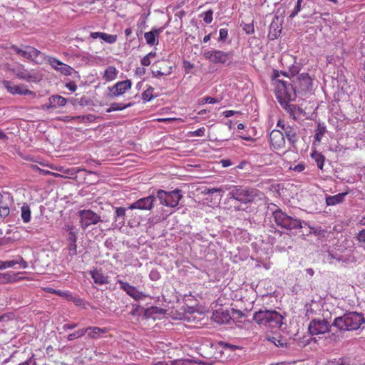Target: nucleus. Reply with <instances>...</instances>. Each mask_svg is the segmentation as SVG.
<instances>
[{
    "label": "nucleus",
    "instance_id": "1",
    "mask_svg": "<svg viewBox=\"0 0 365 365\" xmlns=\"http://www.w3.org/2000/svg\"><path fill=\"white\" fill-rule=\"evenodd\" d=\"M253 320L259 326H264L272 331L282 329L284 317L274 310H259L253 315Z\"/></svg>",
    "mask_w": 365,
    "mask_h": 365
},
{
    "label": "nucleus",
    "instance_id": "2",
    "mask_svg": "<svg viewBox=\"0 0 365 365\" xmlns=\"http://www.w3.org/2000/svg\"><path fill=\"white\" fill-rule=\"evenodd\" d=\"M365 319L361 314L357 312H349L341 317H336L332 324L340 330L351 331L358 329Z\"/></svg>",
    "mask_w": 365,
    "mask_h": 365
},
{
    "label": "nucleus",
    "instance_id": "3",
    "mask_svg": "<svg viewBox=\"0 0 365 365\" xmlns=\"http://www.w3.org/2000/svg\"><path fill=\"white\" fill-rule=\"evenodd\" d=\"M279 74L278 71H274V83L275 85L276 97L279 102L282 105L292 101L295 98L293 88L289 83L278 79Z\"/></svg>",
    "mask_w": 365,
    "mask_h": 365
},
{
    "label": "nucleus",
    "instance_id": "4",
    "mask_svg": "<svg viewBox=\"0 0 365 365\" xmlns=\"http://www.w3.org/2000/svg\"><path fill=\"white\" fill-rule=\"evenodd\" d=\"M273 217L276 224L287 230L302 228V222L296 218L287 215L282 210L277 209L273 212Z\"/></svg>",
    "mask_w": 365,
    "mask_h": 365
},
{
    "label": "nucleus",
    "instance_id": "5",
    "mask_svg": "<svg viewBox=\"0 0 365 365\" xmlns=\"http://www.w3.org/2000/svg\"><path fill=\"white\" fill-rule=\"evenodd\" d=\"M259 194L260 192L256 189L233 187L229 195L230 198L235 199L242 203H248L258 197Z\"/></svg>",
    "mask_w": 365,
    "mask_h": 365
},
{
    "label": "nucleus",
    "instance_id": "6",
    "mask_svg": "<svg viewBox=\"0 0 365 365\" xmlns=\"http://www.w3.org/2000/svg\"><path fill=\"white\" fill-rule=\"evenodd\" d=\"M203 57L213 63L229 65L232 60V52H224L220 50H206L202 53Z\"/></svg>",
    "mask_w": 365,
    "mask_h": 365
},
{
    "label": "nucleus",
    "instance_id": "7",
    "mask_svg": "<svg viewBox=\"0 0 365 365\" xmlns=\"http://www.w3.org/2000/svg\"><path fill=\"white\" fill-rule=\"evenodd\" d=\"M157 197L163 205L175 207L178 205L179 201L181 200L182 195L180 194V190L178 189L170 192L160 190L157 192Z\"/></svg>",
    "mask_w": 365,
    "mask_h": 365
},
{
    "label": "nucleus",
    "instance_id": "8",
    "mask_svg": "<svg viewBox=\"0 0 365 365\" xmlns=\"http://www.w3.org/2000/svg\"><path fill=\"white\" fill-rule=\"evenodd\" d=\"M80 225L86 230L89 226L96 225L101 221V217L91 210H83L78 212Z\"/></svg>",
    "mask_w": 365,
    "mask_h": 365
},
{
    "label": "nucleus",
    "instance_id": "9",
    "mask_svg": "<svg viewBox=\"0 0 365 365\" xmlns=\"http://www.w3.org/2000/svg\"><path fill=\"white\" fill-rule=\"evenodd\" d=\"M277 126L281 128L280 130L284 133V137L287 138L288 143L294 145L298 140V128L296 125L284 123L281 120L277 122Z\"/></svg>",
    "mask_w": 365,
    "mask_h": 365
},
{
    "label": "nucleus",
    "instance_id": "10",
    "mask_svg": "<svg viewBox=\"0 0 365 365\" xmlns=\"http://www.w3.org/2000/svg\"><path fill=\"white\" fill-rule=\"evenodd\" d=\"M46 61L53 69L64 76H71L72 73L75 72V70L72 67L63 63L54 57L47 56Z\"/></svg>",
    "mask_w": 365,
    "mask_h": 365
},
{
    "label": "nucleus",
    "instance_id": "11",
    "mask_svg": "<svg viewBox=\"0 0 365 365\" xmlns=\"http://www.w3.org/2000/svg\"><path fill=\"white\" fill-rule=\"evenodd\" d=\"M330 325L325 319H313L309 325V331L312 335L323 334L329 331Z\"/></svg>",
    "mask_w": 365,
    "mask_h": 365
},
{
    "label": "nucleus",
    "instance_id": "12",
    "mask_svg": "<svg viewBox=\"0 0 365 365\" xmlns=\"http://www.w3.org/2000/svg\"><path fill=\"white\" fill-rule=\"evenodd\" d=\"M2 84L4 88L11 94H20V95H31L35 96V93L27 89L26 86L24 85H16L9 81H3Z\"/></svg>",
    "mask_w": 365,
    "mask_h": 365
},
{
    "label": "nucleus",
    "instance_id": "13",
    "mask_svg": "<svg viewBox=\"0 0 365 365\" xmlns=\"http://www.w3.org/2000/svg\"><path fill=\"white\" fill-rule=\"evenodd\" d=\"M117 283L120 284L121 289L125 292L128 295H129L135 300H140L145 298V295L143 292L138 290L135 287L130 285L129 283L119 279V277H118Z\"/></svg>",
    "mask_w": 365,
    "mask_h": 365
},
{
    "label": "nucleus",
    "instance_id": "14",
    "mask_svg": "<svg viewBox=\"0 0 365 365\" xmlns=\"http://www.w3.org/2000/svg\"><path fill=\"white\" fill-rule=\"evenodd\" d=\"M269 141L274 150H282L285 147L284 133L280 130H273L270 133Z\"/></svg>",
    "mask_w": 365,
    "mask_h": 365
},
{
    "label": "nucleus",
    "instance_id": "15",
    "mask_svg": "<svg viewBox=\"0 0 365 365\" xmlns=\"http://www.w3.org/2000/svg\"><path fill=\"white\" fill-rule=\"evenodd\" d=\"M132 83L130 80H125L117 82L110 88V95L111 97H118L124 94L131 88Z\"/></svg>",
    "mask_w": 365,
    "mask_h": 365
},
{
    "label": "nucleus",
    "instance_id": "16",
    "mask_svg": "<svg viewBox=\"0 0 365 365\" xmlns=\"http://www.w3.org/2000/svg\"><path fill=\"white\" fill-rule=\"evenodd\" d=\"M155 197L152 195L143 197L135 201L129 206V209H138L142 210H150L153 207Z\"/></svg>",
    "mask_w": 365,
    "mask_h": 365
},
{
    "label": "nucleus",
    "instance_id": "17",
    "mask_svg": "<svg viewBox=\"0 0 365 365\" xmlns=\"http://www.w3.org/2000/svg\"><path fill=\"white\" fill-rule=\"evenodd\" d=\"M13 50L19 55L26 59L34 61L40 54V51L35 48L26 46L24 49L19 48L17 46H13Z\"/></svg>",
    "mask_w": 365,
    "mask_h": 365
},
{
    "label": "nucleus",
    "instance_id": "18",
    "mask_svg": "<svg viewBox=\"0 0 365 365\" xmlns=\"http://www.w3.org/2000/svg\"><path fill=\"white\" fill-rule=\"evenodd\" d=\"M164 28L153 29L150 31L146 32L144 37L146 43L150 46L157 45L158 43L159 35L163 31Z\"/></svg>",
    "mask_w": 365,
    "mask_h": 365
},
{
    "label": "nucleus",
    "instance_id": "19",
    "mask_svg": "<svg viewBox=\"0 0 365 365\" xmlns=\"http://www.w3.org/2000/svg\"><path fill=\"white\" fill-rule=\"evenodd\" d=\"M19 264L21 268L26 269L28 267V263L22 258L19 257L16 259L1 261L0 260V270L5 269L10 267H14L15 265Z\"/></svg>",
    "mask_w": 365,
    "mask_h": 365
},
{
    "label": "nucleus",
    "instance_id": "20",
    "mask_svg": "<svg viewBox=\"0 0 365 365\" xmlns=\"http://www.w3.org/2000/svg\"><path fill=\"white\" fill-rule=\"evenodd\" d=\"M15 74L19 79L29 82H38L39 81V78L36 74L31 73L23 68L17 69Z\"/></svg>",
    "mask_w": 365,
    "mask_h": 365
},
{
    "label": "nucleus",
    "instance_id": "21",
    "mask_svg": "<svg viewBox=\"0 0 365 365\" xmlns=\"http://www.w3.org/2000/svg\"><path fill=\"white\" fill-rule=\"evenodd\" d=\"M212 319L217 324H227L232 318L231 314L227 311H215L212 317Z\"/></svg>",
    "mask_w": 365,
    "mask_h": 365
},
{
    "label": "nucleus",
    "instance_id": "22",
    "mask_svg": "<svg viewBox=\"0 0 365 365\" xmlns=\"http://www.w3.org/2000/svg\"><path fill=\"white\" fill-rule=\"evenodd\" d=\"M90 274L96 284L99 285L106 284L109 282V277L105 275L101 270L93 269L90 272Z\"/></svg>",
    "mask_w": 365,
    "mask_h": 365
},
{
    "label": "nucleus",
    "instance_id": "23",
    "mask_svg": "<svg viewBox=\"0 0 365 365\" xmlns=\"http://www.w3.org/2000/svg\"><path fill=\"white\" fill-rule=\"evenodd\" d=\"M346 192L339 193L335 195H329L326 197V204L327 206H334L344 202Z\"/></svg>",
    "mask_w": 365,
    "mask_h": 365
},
{
    "label": "nucleus",
    "instance_id": "24",
    "mask_svg": "<svg viewBox=\"0 0 365 365\" xmlns=\"http://www.w3.org/2000/svg\"><path fill=\"white\" fill-rule=\"evenodd\" d=\"M118 71L115 67L108 66L103 73V79L106 82H110L116 78Z\"/></svg>",
    "mask_w": 365,
    "mask_h": 365
},
{
    "label": "nucleus",
    "instance_id": "25",
    "mask_svg": "<svg viewBox=\"0 0 365 365\" xmlns=\"http://www.w3.org/2000/svg\"><path fill=\"white\" fill-rule=\"evenodd\" d=\"M48 101L50 106H54V108L63 107L67 103V100L65 98L58 95L51 96Z\"/></svg>",
    "mask_w": 365,
    "mask_h": 365
},
{
    "label": "nucleus",
    "instance_id": "26",
    "mask_svg": "<svg viewBox=\"0 0 365 365\" xmlns=\"http://www.w3.org/2000/svg\"><path fill=\"white\" fill-rule=\"evenodd\" d=\"M326 132V126L323 123H318L314 135L315 141L319 143L322 140V138Z\"/></svg>",
    "mask_w": 365,
    "mask_h": 365
},
{
    "label": "nucleus",
    "instance_id": "27",
    "mask_svg": "<svg viewBox=\"0 0 365 365\" xmlns=\"http://www.w3.org/2000/svg\"><path fill=\"white\" fill-rule=\"evenodd\" d=\"M86 329H87V331H88V336L93 339H96L99 336L100 334H104L106 332V329L96 327H90Z\"/></svg>",
    "mask_w": 365,
    "mask_h": 365
},
{
    "label": "nucleus",
    "instance_id": "28",
    "mask_svg": "<svg viewBox=\"0 0 365 365\" xmlns=\"http://www.w3.org/2000/svg\"><path fill=\"white\" fill-rule=\"evenodd\" d=\"M132 106H133L132 103H129L125 104V105H123V103H113L107 109L106 112L107 113H110V112L116 111V110H123L125 108H129V107H130Z\"/></svg>",
    "mask_w": 365,
    "mask_h": 365
},
{
    "label": "nucleus",
    "instance_id": "29",
    "mask_svg": "<svg viewBox=\"0 0 365 365\" xmlns=\"http://www.w3.org/2000/svg\"><path fill=\"white\" fill-rule=\"evenodd\" d=\"M312 158L314 161L317 163V167L319 169L322 170L324 167V155L318 153L317 151H314L311 155Z\"/></svg>",
    "mask_w": 365,
    "mask_h": 365
},
{
    "label": "nucleus",
    "instance_id": "30",
    "mask_svg": "<svg viewBox=\"0 0 365 365\" xmlns=\"http://www.w3.org/2000/svg\"><path fill=\"white\" fill-rule=\"evenodd\" d=\"M21 216L25 223H28L31 220V210L27 205H24L21 209Z\"/></svg>",
    "mask_w": 365,
    "mask_h": 365
},
{
    "label": "nucleus",
    "instance_id": "31",
    "mask_svg": "<svg viewBox=\"0 0 365 365\" xmlns=\"http://www.w3.org/2000/svg\"><path fill=\"white\" fill-rule=\"evenodd\" d=\"M86 332H87V329H79L76 331H75L74 333H72V334H70L69 335H68V340L69 341H72L75 339H78V338H80L81 336H83Z\"/></svg>",
    "mask_w": 365,
    "mask_h": 365
},
{
    "label": "nucleus",
    "instance_id": "32",
    "mask_svg": "<svg viewBox=\"0 0 365 365\" xmlns=\"http://www.w3.org/2000/svg\"><path fill=\"white\" fill-rule=\"evenodd\" d=\"M153 93V88L152 87L148 88L142 94L143 100L145 101H151L154 98Z\"/></svg>",
    "mask_w": 365,
    "mask_h": 365
},
{
    "label": "nucleus",
    "instance_id": "33",
    "mask_svg": "<svg viewBox=\"0 0 365 365\" xmlns=\"http://www.w3.org/2000/svg\"><path fill=\"white\" fill-rule=\"evenodd\" d=\"M232 188L231 186L229 185H222L218 188H210L208 189L206 192L207 194H214L215 192H224L226 190H229Z\"/></svg>",
    "mask_w": 365,
    "mask_h": 365
},
{
    "label": "nucleus",
    "instance_id": "34",
    "mask_svg": "<svg viewBox=\"0 0 365 365\" xmlns=\"http://www.w3.org/2000/svg\"><path fill=\"white\" fill-rule=\"evenodd\" d=\"M102 36H103V37L101 39L103 41H104L105 42L110 43V44L115 43L117 41V38H118L117 35H112V34H108L106 33H103V35H102Z\"/></svg>",
    "mask_w": 365,
    "mask_h": 365
},
{
    "label": "nucleus",
    "instance_id": "35",
    "mask_svg": "<svg viewBox=\"0 0 365 365\" xmlns=\"http://www.w3.org/2000/svg\"><path fill=\"white\" fill-rule=\"evenodd\" d=\"M68 300H72L76 306L82 307L85 309L86 308V305L89 304L88 302H84L83 299L73 297L71 295L69 296Z\"/></svg>",
    "mask_w": 365,
    "mask_h": 365
},
{
    "label": "nucleus",
    "instance_id": "36",
    "mask_svg": "<svg viewBox=\"0 0 365 365\" xmlns=\"http://www.w3.org/2000/svg\"><path fill=\"white\" fill-rule=\"evenodd\" d=\"M172 67H170L167 71H162L160 70L153 71L152 74L153 77H159L163 76H168L171 73Z\"/></svg>",
    "mask_w": 365,
    "mask_h": 365
},
{
    "label": "nucleus",
    "instance_id": "37",
    "mask_svg": "<svg viewBox=\"0 0 365 365\" xmlns=\"http://www.w3.org/2000/svg\"><path fill=\"white\" fill-rule=\"evenodd\" d=\"M302 2H303V0H297V1L296 6L289 16L291 18H293L295 16H297V14L301 11Z\"/></svg>",
    "mask_w": 365,
    "mask_h": 365
},
{
    "label": "nucleus",
    "instance_id": "38",
    "mask_svg": "<svg viewBox=\"0 0 365 365\" xmlns=\"http://www.w3.org/2000/svg\"><path fill=\"white\" fill-rule=\"evenodd\" d=\"M10 209L7 205H0V217H6L9 215Z\"/></svg>",
    "mask_w": 365,
    "mask_h": 365
},
{
    "label": "nucleus",
    "instance_id": "39",
    "mask_svg": "<svg viewBox=\"0 0 365 365\" xmlns=\"http://www.w3.org/2000/svg\"><path fill=\"white\" fill-rule=\"evenodd\" d=\"M203 21L206 24H210L212 21V11L209 10L205 12L203 14Z\"/></svg>",
    "mask_w": 365,
    "mask_h": 365
},
{
    "label": "nucleus",
    "instance_id": "40",
    "mask_svg": "<svg viewBox=\"0 0 365 365\" xmlns=\"http://www.w3.org/2000/svg\"><path fill=\"white\" fill-rule=\"evenodd\" d=\"M357 240L361 246L365 247V229L359 232L357 235Z\"/></svg>",
    "mask_w": 365,
    "mask_h": 365
},
{
    "label": "nucleus",
    "instance_id": "41",
    "mask_svg": "<svg viewBox=\"0 0 365 365\" xmlns=\"http://www.w3.org/2000/svg\"><path fill=\"white\" fill-rule=\"evenodd\" d=\"M219 40L224 41L227 38L228 35V31L227 29H220L219 31Z\"/></svg>",
    "mask_w": 365,
    "mask_h": 365
},
{
    "label": "nucleus",
    "instance_id": "42",
    "mask_svg": "<svg viewBox=\"0 0 365 365\" xmlns=\"http://www.w3.org/2000/svg\"><path fill=\"white\" fill-rule=\"evenodd\" d=\"M77 253L76 243H70L68 247V254L70 255H76Z\"/></svg>",
    "mask_w": 365,
    "mask_h": 365
},
{
    "label": "nucleus",
    "instance_id": "43",
    "mask_svg": "<svg viewBox=\"0 0 365 365\" xmlns=\"http://www.w3.org/2000/svg\"><path fill=\"white\" fill-rule=\"evenodd\" d=\"M125 215V209L123 207H117L115 209V217H124Z\"/></svg>",
    "mask_w": 365,
    "mask_h": 365
},
{
    "label": "nucleus",
    "instance_id": "44",
    "mask_svg": "<svg viewBox=\"0 0 365 365\" xmlns=\"http://www.w3.org/2000/svg\"><path fill=\"white\" fill-rule=\"evenodd\" d=\"M202 102L205 103H219V100L215 98L206 96L202 99Z\"/></svg>",
    "mask_w": 365,
    "mask_h": 365
},
{
    "label": "nucleus",
    "instance_id": "45",
    "mask_svg": "<svg viewBox=\"0 0 365 365\" xmlns=\"http://www.w3.org/2000/svg\"><path fill=\"white\" fill-rule=\"evenodd\" d=\"M1 278H3L5 282H11L14 280V277H11L9 273H1Z\"/></svg>",
    "mask_w": 365,
    "mask_h": 365
},
{
    "label": "nucleus",
    "instance_id": "46",
    "mask_svg": "<svg viewBox=\"0 0 365 365\" xmlns=\"http://www.w3.org/2000/svg\"><path fill=\"white\" fill-rule=\"evenodd\" d=\"M300 76L302 77V79L304 82L305 84H307L308 86L311 84L312 80H311L310 77L308 76V74L302 73L300 75Z\"/></svg>",
    "mask_w": 365,
    "mask_h": 365
},
{
    "label": "nucleus",
    "instance_id": "47",
    "mask_svg": "<svg viewBox=\"0 0 365 365\" xmlns=\"http://www.w3.org/2000/svg\"><path fill=\"white\" fill-rule=\"evenodd\" d=\"M269 340L273 342L277 346H284V342L280 339H277L276 337L272 336V338H269Z\"/></svg>",
    "mask_w": 365,
    "mask_h": 365
},
{
    "label": "nucleus",
    "instance_id": "48",
    "mask_svg": "<svg viewBox=\"0 0 365 365\" xmlns=\"http://www.w3.org/2000/svg\"><path fill=\"white\" fill-rule=\"evenodd\" d=\"M77 237L76 235V233L73 231H70L69 232V237H68V241L70 243H76Z\"/></svg>",
    "mask_w": 365,
    "mask_h": 365
},
{
    "label": "nucleus",
    "instance_id": "49",
    "mask_svg": "<svg viewBox=\"0 0 365 365\" xmlns=\"http://www.w3.org/2000/svg\"><path fill=\"white\" fill-rule=\"evenodd\" d=\"M151 63L150 58L145 55L142 59H141V64L143 66H148Z\"/></svg>",
    "mask_w": 365,
    "mask_h": 365
},
{
    "label": "nucleus",
    "instance_id": "50",
    "mask_svg": "<svg viewBox=\"0 0 365 365\" xmlns=\"http://www.w3.org/2000/svg\"><path fill=\"white\" fill-rule=\"evenodd\" d=\"M66 87L71 91L74 92L77 89V86L72 82L67 83Z\"/></svg>",
    "mask_w": 365,
    "mask_h": 365
},
{
    "label": "nucleus",
    "instance_id": "51",
    "mask_svg": "<svg viewBox=\"0 0 365 365\" xmlns=\"http://www.w3.org/2000/svg\"><path fill=\"white\" fill-rule=\"evenodd\" d=\"M76 118H82V119L86 120H88L89 122H93L96 119L95 115H91V114L90 115H83V116H78Z\"/></svg>",
    "mask_w": 365,
    "mask_h": 365
},
{
    "label": "nucleus",
    "instance_id": "52",
    "mask_svg": "<svg viewBox=\"0 0 365 365\" xmlns=\"http://www.w3.org/2000/svg\"><path fill=\"white\" fill-rule=\"evenodd\" d=\"M205 129L204 128H200L195 131L193 132V135L195 136H203L205 134Z\"/></svg>",
    "mask_w": 365,
    "mask_h": 365
},
{
    "label": "nucleus",
    "instance_id": "53",
    "mask_svg": "<svg viewBox=\"0 0 365 365\" xmlns=\"http://www.w3.org/2000/svg\"><path fill=\"white\" fill-rule=\"evenodd\" d=\"M305 169V166L304 164L299 163L297 165H295L293 168V170L296 172L300 173L302 172Z\"/></svg>",
    "mask_w": 365,
    "mask_h": 365
},
{
    "label": "nucleus",
    "instance_id": "54",
    "mask_svg": "<svg viewBox=\"0 0 365 365\" xmlns=\"http://www.w3.org/2000/svg\"><path fill=\"white\" fill-rule=\"evenodd\" d=\"M102 35H103V32H91L90 34V36L94 39L97 38H100L101 39L103 37Z\"/></svg>",
    "mask_w": 365,
    "mask_h": 365
},
{
    "label": "nucleus",
    "instance_id": "55",
    "mask_svg": "<svg viewBox=\"0 0 365 365\" xmlns=\"http://www.w3.org/2000/svg\"><path fill=\"white\" fill-rule=\"evenodd\" d=\"M327 365H345L342 361L339 360H334L329 361Z\"/></svg>",
    "mask_w": 365,
    "mask_h": 365
},
{
    "label": "nucleus",
    "instance_id": "56",
    "mask_svg": "<svg viewBox=\"0 0 365 365\" xmlns=\"http://www.w3.org/2000/svg\"><path fill=\"white\" fill-rule=\"evenodd\" d=\"M53 293L57 294L58 295L62 296L63 297H66L68 299L69 298V296L71 295L68 292H61V291H59V290L58 291L53 290Z\"/></svg>",
    "mask_w": 365,
    "mask_h": 365
},
{
    "label": "nucleus",
    "instance_id": "57",
    "mask_svg": "<svg viewBox=\"0 0 365 365\" xmlns=\"http://www.w3.org/2000/svg\"><path fill=\"white\" fill-rule=\"evenodd\" d=\"M150 277L151 279L156 280V279H159V274L156 271H152L150 274Z\"/></svg>",
    "mask_w": 365,
    "mask_h": 365
},
{
    "label": "nucleus",
    "instance_id": "58",
    "mask_svg": "<svg viewBox=\"0 0 365 365\" xmlns=\"http://www.w3.org/2000/svg\"><path fill=\"white\" fill-rule=\"evenodd\" d=\"M235 113V111H234V110H225L223 113V115L226 118H230V117L232 116Z\"/></svg>",
    "mask_w": 365,
    "mask_h": 365
},
{
    "label": "nucleus",
    "instance_id": "59",
    "mask_svg": "<svg viewBox=\"0 0 365 365\" xmlns=\"http://www.w3.org/2000/svg\"><path fill=\"white\" fill-rule=\"evenodd\" d=\"M77 327L76 324H66L63 326L64 329H73Z\"/></svg>",
    "mask_w": 365,
    "mask_h": 365
},
{
    "label": "nucleus",
    "instance_id": "60",
    "mask_svg": "<svg viewBox=\"0 0 365 365\" xmlns=\"http://www.w3.org/2000/svg\"><path fill=\"white\" fill-rule=\"evenodd\" d=\"M221 163L222 165V167H224V168L229 167L232 165L230 160H221Z\"/></svg>",
    "mask_w": 365,
    "mask_h": 365
},
{
    "label": "nucleus",
    "instance_id": "61",
    "mask_svg": "<svg viewBox=\"0 0 365 365\" xmlns=\"http://www.w3.org/2000/svg\"><path fill=\"white\" fill-rule=\"evenodd\" d=\"M231 312L233 317L235 315H237V317H242L244 315L243 313L239 310L232 309Z\"/></svg>",
    "mask_w": 365,
    "mask_h": 365
},
{
    "label": "nucleus",
    "instance_id": "62",
    "mask_svg": "<svg viewBox=\"0 0 365 365\" xmlns=\"http://www.w3.org/2000/svg\"><path fill=\"white\" fill-rule=\"evenodd\" d=\"M305 271L309 277H312L314 274V272L313 269H312V268H308Z\"/></svg>",
    "mask_w": 365,
    "mask_h": 365
},
{
    "label": "nucleus",
    "instance_id": "63",
    "mask_svg": "<svg viewBox=\"0 0 365 365\" xmlns=\"http://www.w3.org/2000/svg\"><path fill=\"white\" fill-rule=\"evenodd\" d=\"M210 38H211L210 34L206 35L203 38V41L205 43H207V42H208L210 40Z\"/></svg>",
    "mask_w": 365,
    "mask_h": 365
},
{
    "label": "nucleus",
    "instance_id": "64",
    "mask_svg": "<svg viewBox=\"0 0 365 365\" xmlns=\"http://www.w3.org/2000/svg\"><path fill=\"white\" fill-rule=\"evenodd\" d=\"M147 56L151 59L152 58H154L156 56L155 52H150L147 54Z\"/></svg>",
    "mask_w": 365,
    "mask_h": 365
}]
</instances>
